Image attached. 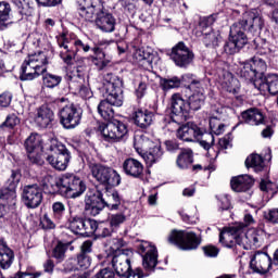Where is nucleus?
I'll use <instances>...</instances> for the list:
<instances>
[{"label": "nucleus", "instance_id": "46", "mask_svg": "<svg viewBox=\"0 0 278 278\" xmlns=\"http://www.w3.org/2000/svg\"><path fill=\"white\" fill-rule=\"evenodd\" d=\"M42 79L46 88H55L62 84V76L55 74H46Z\"/></svg>", "mask_w": 278, "mask_h": 278}, {"label": "nucleus", "instance_id": "1", "mask_svg": "<svg viewBox=\"0 0 278 278\" xmlns=\"http://www.w3.org/2000/svg\"><path fill=\"white\" fill-rule=\"evenodd\" d=\"M264 27V20L257 9L245 11L237 23L230 26L228 41L224 45V52L227 55H236L245 45L249 38L255 36Z\"/></svg>", "mask_w": 278, "mask_h": 278}, {"label": "nucleus", "instance_id": "19", "mask_svg": "<svg viewBox=\"0 0 278 278\" xmlns=\"http://www.w3.org/2000/svg\"><path fill=\"white\" fill-rule=\"evenodd\" d=\"M138 252L142 256V264L146 270H153L157 266V248L149 241H142L138 247Z\"/></svg>", "mask_w": 278, "mask_h": 278}, {"label": "nucleus", "instance_id": "42", "mask_svg": "<svg viewBox=\"0 0 278 278\" xmlns=\"http://www.w3.org/2000/svg\"><path fill=\"white\" fill-rule=\"evenodd\" d=\"M68 247H71V243H63L62 241H59L52 250V257H54V260H58V262H64L66 257V251H68Z\"/></svg>", "mask_w": 278, "mask_h": 278}, {"label": "nucleus", "instance_id": "48", "mask_svg": "<svg viewBox=\"0 0 278 278\" xmlns=\"http://www.w3.org/2000/svg\"><path fill=\"white\" fill-rule=\"evenodd\" d=\"M52 214L53 218L61 223L64 218V214H66V205L62 202H54L52 204Z\"/></svg>", "mask_w": 278, "mask_h": 278}, {"label": "nucleus", "instance_id": "35", "mask_svg": "<svg viewBox=\"0 0 278 278\" xmlns=\"http://www.w3.org/2000/svg\"><path fill=\"white\" fill-rule=\"evenodd\" d=\"M150 147H153V141L149 140L144 135H136L134 138V148L139 155H144L149 151Z\"/></svg>", "mask_w": 278, "mask_h": 278}, {"label": "nucleus", "instance_id": "39", "mask_svg": "<svg viewBox=\"0 0 278 278\" xmlns=\"http://www.w3.org/2000/svg\"><path fill=\"white\" fill-rule=\"evenodd\" d=\"M12 14V7L5 2H0V29H7L8 28V21H10V16Z\"/></svg>", "mask_w": 278, "mask_h": 278}, {"label": "nucleus", "instance_id": "49", "mask_svg": "<svg viewBox=\"0 0 278 278\" xmlns=\"http://www.w3.org/2000/svg\"><path fill=\"white\" fill-rule=\"evenodd\" d=\"M99 231V223L94 219H85L84 226H83V236L85 233L87 236H92V233H97Z\"/></svg>", "mask_w": 278, "mask_h": 278}, {"label": "nucleus", "instance_id": "15", "mask_svg": "<svg viewBox=\"0 0 278 278\" xmlns=\"http://www.w3.org/2000/svg\"><path fill=\"white\" fill-rule=\"evenodd\" d=\"M166 55L178 68H188L194 62V52L184 41H179L172 49L167 50Z\"/></svg>", "mask_w": 278, "mask_h": 278}, {"label": "nucleus", "instance_id": "63", "mask_svg": "<svg viewBox=\"0 0 278 278\" xmlns=\"http://www.w3.org/2000/svg\"><path fill=\"white\" fill-rule=\"evenodd\" d=\"M90 253H92V240H86L81 244L80 254L90 255Z\"/></svg>", "mask_w": 278, "mask_h": 278}, {"label": "nucleus", "instance_id": "23", "mask_svg": "<svg viewBox=\"0 0 278 278\" xmlns=\"http://www.w3.org/2000/svg\"><path fill=\"white\" fill-rule=\"evenodd\" d=\"M111 264L118 277L131 270V260L125 252H115L112 256Z\"/></svg>", "mask_w": 278, "mask_h": 278}, {"label": "nucleus", "instance_id": "53", "mask_svg": "<svg viewBox=\"0 0 278 278\" xmlns=\"http://www.w3.org/2000/svg\"><path fill=\"white\" fill-rule=\"evenodd\" d=\"M216 121H218V117H211L210 127L215 136H220L222 134H225V124L220 122L216 123Z\"/></svg>", "mask_w": 278, "mask_h": 278}, {"label": "nucleus", "instance_id": "43", "mask_svg": "<svg viewBox=\"0 0 278 278\" xmlns=\"http://www.w3.org/2000/svg\"><path fill=\"white\" fill-rule=\"evenodd\" d=\"M256 50L258 55H275L277 48L270 45L266 39H262L261 42L256 45Z\"/></svg>", "mask_w": 278, "mask_h": 278}, {"label": "nucleus", "instance_id": "37", "mask_svg": "<svg viewBox=\"0 0 278 278\" xmlns=\"http://www.w3.org/2000/svg\"><path fill=\"white\" fill-rule=\"evenodd\" d=\"M252 70L254 71V74H256L257 79H264L266 76H264V73H266V61H264L261 58L254 56L250 61H248Z\"/></svg>", "mask_w": 278, "mask_h": 278}, {"label": "nucleus", "instance_id": "59", "mask_svg": "<svg viewBox=\"0 0 278 278\" xmlns=\"http://www.w3.org/2000/svg\"><path fill=\"white\" fill-rule=\"evenodd\" d=\"M121 278H142L144 277V274H142V269L137 268V269H129L126 274L123 276H119Z\"/></svg>", "mask_w": 278, "mask_h": 278}, {"label": "nucleus", "instance_id": "47", "mask_svg": "<svg viewBox=\"0 0 278 278\" xmlns=\"http://www.w3.org/2000/svg\"><path fill=\"white\" fill-rule=\"evenodd\" d=\"M135 59L137 62H142V64H146L147 66H151V64H153V54L142 49L135 52Z\"/></svg>", "mask_w": 278, "mask_h": 278}, {"label": "nucleus", "instance_id": "55", "mask_svg": "<svg viewBox=\"0 0 278 278\" xmlns=\"http://www.w3.org/2000/svg\"><path fill=\"white\" fill-rule=\"evenodd\" d=\"M112 228L111 225L109 226L108 224L100 223L96 235L100 236V238H108L112 236Z\"/></svg>", "mask_w": 278, "mask_h": 278}, {"label": "nucleus", "instance_id": "62", "mask_svg": "<svg viewBox=\"0 0 278 278\" xmlns=\"http://www.w3.org/2000/svg\"><path fill=\"white\" fill-rule=\"evenodd\" d=\"M42 229H55V223L49 218V215H43L41 218Z\"/></svg>", "mask_w": 278, "mask_h": 278}, {"label": "nucleus", "instance_id": "38", "mask_svg": "<svg viewBox=\"0 0 278 278\" xmlns=\"http://www.w3.org/2000/svg\"><path fill=\"white\" fill-rule=\"evenodd\" d=\"M13 3L17 9L18 14L21 15L18 21L23 20L24 16H31L34 14V7H31V2L27 0H15Z\"/></svg>", "mask_w": 278, "mask_h": 278}, {"label": "nucleus", "instance_id": "27", "mask_svg": "<svg viewBox=\"0 0 278 278\" xmlns=\"http://www.w3.org/2000/svg\"><path fill=\"white\" fill-rule=\"evenodd\" d=\"M84 217L75 214V210L73 208V206H70V217L67 218L66 223L70 231H72V233H75L76 236H84Z\"/></svg>", "mask_w": 278, "mask_h": 278}, {"label": "nucleus", "instance_id": "32", "mask_svg": "<svg viewBox=\"0 0 278 278\" xmlns=\"http://www.w3.org/2000/svg\"><path fill=\"white\" fill-rule=\"evenodd\" d=\"M14 264V251L7 243L0 242V268L8 270Z\"/></svg>", "mask_w": 278, "mask_h": 278}, {"label": "nucleus", "instance_id": "28", "mask_svg": "<svg viewBox=\"0 0 278 278\" xmlns=\"http://www.w3.org/2000/svg\"><path fill=\"white\" fill-rule=\"evenodd\" d=\"M66 79L70 81V88L72 90H77L80 86L86 84V73L84 67L78 66L66 75Z\"/></svg>", "mask_w": 278, "mask_h": 278}, {"label": "nucleus", "instance_id": "51", "mask_svg": "<svg viewBox=\"0 0 278 278\" xmlns=\"http://www.w3.org/2000/svg\"><path fill=\"white\" fill-rule=\"evenodd\" d=\"M21 123L15 114L8 115L5 121L0 125V129H14Z\"/></svg>", "mask_w": 278, "mask_h": 278}, {"label": "nucleus", "instance_id": "8", "mask_svg": "<svg viewBox=\"0 0 278 278\" xmlns=\"http://www.w3.org/2000/svg\"><path fill=\"white\" fill-rule=\"evenodd\" d=\"M59 118L64 129H75L81 123V109L66 98L55 100Z\"/></svg>", "mask_w": 278, "mask_h": 278}, {"label": "nucleus", "instance_id": "2", "mask_svg": "<svg viewBox=\"0 0 278 278\" xmlns=\"http://www.w3.org/2000/svg\"><path fill=\"white\" fill-rule=\"evenodd\" d=\"M42 186L43 190H47L49 194L59 193L65 199H77V197H81L83 192H86V184L75 174H65L59 179L51 175H46Z\"/></svg>", "mask_w": 278, "mask_h": 278}, {"label": "nucleus", "instance_id": "3", "mask_svg": "<svg viewBox=\"0 0 278 278\" xmlns=\"http://www.w3.org/2000/svg\"><path fill=\"white\" fill-rule=\"evenodd\" d=\"M260 233H262V231L255 229L244 233V226L242 223L235 224L219 233V242L228 249L236 247V249H244L245 251H249V249H253V247H260V243L262 242V235Z\"/></svg>", "mask_w": 278, "mask_h": 278}, {"label": "nucleus", "instance_id": "34", "mask_svg": "<svg viewBox=\"0 0 278 278\" xmlns=\"http://www.w3.org/2000/svg\"><path fill=\"white\" fill-rule=\"evenodd\" d=\"M163 156L164 151L162 150V146L160 143L155 146H150V149H148L147 152L142 154V159L148 166H153V164H157V162H160Z\"/></svg>", "mask_w": 278, "mask_h": 278}, {"label": "nucleus", "instance_id": "12", "mask_svg": "<svg viewBox=\"0 0 278 278\" xmlns=\"http://www.w3.org/2000/svg\"><path fill=\"white\" fill-rule=\"evenodd\" d=\"M90 172L93 179L101 186H104V188H116V186H121V174L110 166L91 164Z\"/></svg>", "mask_w": 278, "mask_h": 278}, {"label": "nucleus", "instance_id": "4", "mask_svg": "<svg viewBox=\"0 0 278 278\" xmlns=\"http://www.w3.org/2000/svg\"><path fill=\"white\" fill-rule=\"evenodd\" d=\"M112 188H104L105 198H103V192L100 190L87 192L85 197V210L90 216H99L105 207H109V210H118L121 206V195L118 191Z\"/></svg>", "mask_w": 278, "mask_h": 278}, {"label": "nucleus", "instance_id": "30", "mask_svg": "<svg viewBox=\"0 0 278 278\" xmlns=\"http://www.w3.org/2000/svg\"><path fill=\"white\" fill-rule=\"evenodd\" d=\"M241 118L247 125L256 126L264 124V114L256 108L243 111Z\"/></svg>", "mask_w": 278, "mask_h": 278}, {"label": "nucleus", "instance_id": "64", "mask_svg": "<svg viewBox=\"0 0 278 278\" xmlns=\"http://www.w3.org/2000/svg\"><path fill=\"white\" fill-rule=\"evenodd\" d=\"M265 218L269 220V223L278 224V208H273L265 215Z\"/></svg>", "mask_w": 278, "mask_h": 278}, {"label": "nucleus", "instance_id": "54", "mask_svg": "<svg viewBox=\"0 0 278 278\" xmlns=\"http://www.w3.org/2000/svg\"><path fill=\"white\" fill-rule=\"evenodd\" d=\"M90 264H92V260L90 258V255L81 254V253L77 255V265L79 266V268H81L83 270H86L90 268Z\"/></svg>", "mask_w": 278, "mask_h": 278}, {"label": "nucleus", "instance_id": "9", "mask_svg": "<svg viewBox=\"0 0 278 278\" xmlns=\"http://www.w3.org/2000/svg\"><path fill=\"white\" fill-rule=\"evenodd\" d=\"M172 115L165 118V127H167L168 131H173V129H177L180 123H184L188 118V114H190V106L188 105V101L184 100L181 94L174 93L172 96Z\"/></svg>", "mask_w": 278, "mask_h": 278}, {"label": "nucleus", "instance_id": "14", "mask_svg": "<svg viewBox=\"0 0 278 278\" xmlns=\"http://www.w3.org/2000/svg\"><path fill=\"white\" fill-rule=\"evenodd\" d=\"M168 242L182 251H194V249H199L201 244V237L197 236L194 232L173 230L168 236Z\"/></svg>", "mask_w": 278, "mask_h": 278}, {"label": "nucleus", "instance_id": "17", "mask_svg": "<svg viewBox=\"0 0 278 278\" xmlns=\"http://www.w3.org/2000/svg\"><path fill=\"white\" fill-rule=\"evenodd\" d=\"M42 199V188L38 184L26 185L22 188V201L28 210L40 207Z\"/></svg>", "mask_w": 278, "mask_h": 278}, {"label": "nucleus", "instance_id": "50", "mask_svg": "<svg viewBox=\"0 0 278 278\" xmlns=\"http://www.w3.org/2000/svg\"><path fill=\"white\" fill-rule=\"evenodd\" d=\"M181 80L185 81L186 84H189L187 86L188 90H197L199 88H202L201 81L194 78V75L192 74L182 75Z\"/></svg>", "mask_w": 278, "mask_h": 278}, {"label": "nucleus", "instance_id": "57", "mask_svg": "<svg viewBox=\"0 0 278 278\" xmlns=\"http://www.w3.org/2000/svg\"><path fill=\"white\" fill-rule=\"evenodd\" d=\"M78 94L79 97H81V99H92V89H90V87H88V85H83L80 87H78Z\"/></svg>", "mask_w": 278, "mask_h": 278}, {"label": "nucleus", "instance_id": "22", "mask_svg": "<svg viewBox=\"0 0 278 278\" xmlns=\"http://www.w3.org/2000/svg\"><path fill=\"white\" fill-rule=\"evenodd\" d=\"M55 121V113L48 105H41L37 109L35 114V123L37 127L41 129H47L53 127V122Z\"/></svg>", "mask_w": 278, "mask_h": 278}, {"label": "nucleus", "instance_id": "18", "mask_svg": "<svg viewBox=\"0 0 278 278\" xmlns=\"http://www.w3.org/2000/svg\"><path fill=\"white\" fill-rule=\"evenodd\" d=\"M24 147L29 162L31 164H42V159L40 157V151H43L45 146H42V136L38 134H30V136L25 140Z\"/></svg>", "mask_w": 278, "mask_h": 278}, {"label": "nucleus", "instance_id": "26", "mask_svg": "<svg viewBox=\"0 0 278 278\" xmlns=\"http://www.w3.org/2000/svg\"><path fill=\"white\" fill-rule=\"evenodd\" d=\"M154 118L155 114L147 109H138L134 113L135 125L140 129H149L153 125Z\"/></svg>", "mask_w": 278, "mask_h": 278}, {"label": "nucleus", "instance_id": "29", "mask_svg": "<svg viewBox=\"0 0 278 278\" xmlns=\"http://www.w3.org/2000/svg\"><path fill=\"white\" fill-rule=\"evenodd\" d=\"M104 100H102L99 105H98V113L104 121H112L114 118V109L112 105L115 108H121L123 105V99L119 104H116L110 100H108V96L103 94Z\"/></svg>", "mask_w": 278, "mask_h": 278}, {"label": "nucleus", "instance_id": "52", "mask_svg": "<svg viewBox=\"0 0 278 278\" xmlns=\"http://www.w3.org/2000/svg\"><path fill=\"white\" fill-rule=\"evenodd\" d=\"M126 220H127V217L123 213L112 214L110 216V226L113 229H116L121 227V225H123V223H125Z\"/></svg>", "mask_w": 278, "mask_h": 278}, {"label": "nucleus", "instance_id": "56", "mask_svg": "<svg viewBox=\"0 0 278 278\" xmlns=\"http://www.w3.org/2000/svg\"><path fill=\"white\" fill-rule=\"evenodd\" d=\"M12 92L4 91L0 94V108H10V103H12Z\"/></svg>", "mask_w": 278, "mask_h": 278}, {"label": "nucleus", "instance_id": "21", "mask_svg": "<svg viewBox=\"0 0 278 278\" xmlns=\"http://www.w3.org/2000/svg\"><path fill=\"white\" fill-rule=\"evenodd\" d=\"M273 266V258L266 252H256L250 262V268L258 275H266Z\"/></svg>", "mask_w": 278, "mask_h": 278}, {"label": "nucleus", "instance_id": "7", "mask_svg": "<svg viewBox=\"0 0 278 278\" xmlns=\"http://www.w3.org/2000/svg\"><path fill=\"white\" fill-rule=\"evenodd\" d=\"M56 42L61 49L60 58L67 66H73L75 64V58H77L79 51H84V53L90 51V46L88 43H84L81 39L70 41L64 33L56 37Z\"/></svg>", "mask_w": 278, "mask_h": 278}, {"label": "nucleus", "instance_id": "40", "mask_svg": "<svg viewBox=\"0 0 278 278\" xmlns=\"http://www.w3.org/2000/svg\"><path fill=\"white\" fill-rule=\"evenodd\" d=\"M247 168H254L255 173L264 169V157L260 154H251L245 160Z\"/></svg>", "mask_w": 278, "mask_h": 278}, {"label": "nucleus", "instance_id": "33", "mask_svg": "<svg viewBox=\"0 0 278 278\" xmlns=\"http://www.w3.org/2000/svg\"><path fill=\"white\" fill-rule=\"evenodd\" d=\"M190 91L192 94L187 101L189 111L192 110L193 112H197L202 108L203 103H205V89H203V87H199L198 89H192Z\"/></svg>", "mask_w": 278, "mask_h": 278}, {"label": "nucleus", "instance_id": "45", "mask_svg": "<svg viewBox=\"0 0 278 278\" xmlns=\"http://www.w3.org/2000/svg\"><path fill=\"white\" fill-rule=\"evenodd\" d=\"M21 181V173L18 172H12L10 178L5 182V188L12 195L16 192V187L18 186Z\"/></svg>", "mask_w": 278, "mask_h": 278}, {"label": "nucleus", "instance_id": "16", "mask_svg": "<svg viewBox=\"0 0 278 278\" xmlns=\"http://www.w3.org/2000/svg\"><path fill=\"white\" fill-rule=\"evenodd\" d=\"M99 131L102 134L106 142H118L127 136V125L121 121L109 122L99 126Z\"/></svg>", "mask_w": 278, "mask_h": 278}, {"label": "nucleus", "instance_id": "13", "mask_svg": "<svg viewBox=\"0 0 278 278\" xmlns=\"http://www.w3.org/2000/svg\"><path fill=\"white\" fill-rule=\"evenodd\" d=\"M103 94L108 96V101L121 105L123 99V78L113 73L103 76Z\"/></svg>", "mask_w": 278, "mask_h": 278}, {"label": "nucleus", "instance_id": "58", "mask_svg": "<svg viewBox=\"0 0 278 278\" xmlns=\"http://www.w3.org/2000/svg\"><path fill=\"white\" fill-rule=\"evenodd\" d=\"M203 253L206 257H218V248L214 245L203 247Z\"/></svg>", "mask_w": 278, "mask_h": 278}, {"label": "nucleus", "instance_id": "10", "mask_svg": "<svg viewBox=\"0 0 278 278\" xmlns=\"http://www.w3.org/2000/svg\"><path fill=\"white\" fill-rule=\"evenodd\" d=\"M217 15H210L203 17L199 23V28L195 31V36L198 38H202L203 45L207 49H216L220 46V41L223 37H220V33L212 29L213 23H216Z\"/></svg>", "mask_w": 278, "mask_h": 278}, {"label": "nucleus", "instance_id": "6", "mask_svg": "<svg viewBox=\"0 0 278 278\" xmlns=\"http://www.w3.org/2000/svg\"><path fill=\"white\" fill-rule=\"evenodd\" d=\"M47 64H49V61L45 52L28 55V59H26L21 66V81H31L34 79H38L40 75H45L47 72Z\"/></svg>", "mask_w": 278, "mask_h": 278}, {"label": "nucleus", "instance_id": "24", "mask_svg": "<svg viewBox=\"0 0 278 278\" xmlns=\"http://www.w3.org/2000/svg\"><path fill=\"white\" fill-rule=\"evenodd\" d=\"M96 25L101 31L112 34V31L116 29V18L114 15H112V13L103 11L102 9L96 17Z\"/></svg>", "mask_w": 278, "mask_h": 278}, {"label": "nucleus", "instance_id": "41", "mask_svg": "<svg viewBox=\"0 0 278 278\" xmlns=\"http://www.w3.org/2000/svg\"><path fill=\"white\" fill-rule=\"evenodd\" d=\"M193 162L192 150H182L176 160L178 168L186 169Z\"/></svg>", "mask_w": 278, "mask_h": 278}, {"label": "nucleus", "instance_id": "61", "mask_svg": "<svg viewBox=\"0 0 278 278\" xmlns=\"http://www.w3.org/2000/svg\"><path fill=\"white\" fill-rule=\"evenodd\" d=\"M116 275L114 274V270L110 268H103L101 269L97 275L96 278H115Z\"/></svg>", "mask_w": 278, "mask_h": 278}, {"label": "nucleus", "instance_id": "25", "mask_svg": "<svg viewBox=\"0 0 278 278\" xmlns=\"http://www.w3.org/2000/svg\"><path fill=\"white\" fill-rule=\"evenodd\" d=\"M123 170L128 177H134V179H140L144 175V165L140 161L129 157L123 163Z\"/></svg>", "mask_w": 278, "mask_h": 278}, {"label": "nucleus", "instance_id": "44", "mask_svg": "<svg viewBox=\"0 0 278 278\" xmlns=\"http://www.w3.org/2000/svg\"><path fill=\"white\" fill-rule=\"evenodd\" d=\"M160 86L162 90H173V88H179L181 86V79L179 77L174 76L172 78H160Z\"/></svg>", "mask_w": 278, "mask_h": 278}, {"label": "nucleus", "instance_id": "60", "mask_svg": "<svg viewBox=\"0 0 278 278\" xmlns=\"http://www.w3.org/2000/svg\"><path fill=\"white\" fill-rule=\"evenodd\" d=\"M165 149L169 153H177L179 151V143L176 140H167L165 141Z\"/></svg>", "mask_w": 278, "mask_h": 278}, {"label": "nucleus", "instance_id": "5", "mask_svg": "<svg viewBox=\"0 0 278 278\" xmlns=\"http://www.w3.org/2000/svg\"><path fill=\"white\" fill-rule=\"evenodd\" d=\"M177 138L184 142H199L204 151H207V157L216 160L218 152L212 154V147L214 144V135L212 132H203L194 122H188L177 129Z\"/></svg>", "mask_w": 278, "mask_h": 278}, {"label": "nucleus", "instance_id": "11", "mask_svg": "<svg viewBox=\"0 0 278 278\" xmlns=\"http://www.w3.org/2000/svg\"><path fill=\"white\" fill-rule=\"evenodd\" d=\"M48 149L51 154L46 157L47 162L55 168V170H66L68 162H71V152L66 146L52 139Z\"/></svg>", "mask_w": 278, "mask_h": 278}, {"label": "nucleus", "instance_id": "31", "mask_svg": "<svg viewBox=\"0 0 278 278\" xmlns=\"http://www.w3.org/2000/svg\"><path fill=\"white\" fill-rule=\"evenodd\" d=\"M230 186L235 192H247L253 188V178L249 175L233 177Z\"/></svg>", "mask_w": 278, "mask_h": 278}, {"label": "nucleus", "instance_id": "36", "mask_svg": "<svg viewBox=\"0 0 278 278\" xmlns=\"http://www.w3.org/2000/svg\"><path fill=\"white\" fill-rule=\"evenodd\" d=\"M239 77H241V79H244V81H248V84H250L251 86L255 84L257 75L255 74L253 66L249 63V61L241 64V67L239 70Z\"/></svg>", "mask_w": 278, "mask_h": 278}, {"label": "nucleus", "instance_id": "20", "mask_svg": "<svg viewBox=\"0 0 278 278\" xmlns=\"http://www.w3.org/2000/svg\"><path fill=\"white\" fill-rule=\"evenodd\" d=\"M79 3L78 14L81 20L88 23H96L101 10H103V5L93 4L92 0H79Z\"/></svg>", "mask_w": 278, "mask_h": 278}]
</instances>
